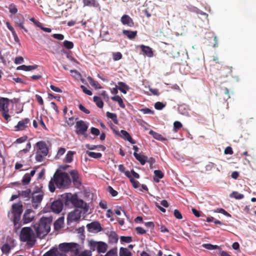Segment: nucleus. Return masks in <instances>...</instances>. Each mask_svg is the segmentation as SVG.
<instances>
[{
  "instance_id": "obj_1",
  "label": "nucleus",
  "mask_w": 256,
  "mask_h": 256,
  "mask_svg": "<svg viewBox=\"0 0 256 256\" xmlns=\"http://www.w3.org/2000/svg\"><path fill=\"white\" fill-rule=\"evenodd\" d=\"M72 183V180L68 173L56 171L54 174L48 184L50 192H54L56 190L54 184L59 188H67Z\"/></svg>"
},
{
  "instance_id": "obj_2",
  "label": "nucleus",
  "mask_w": 256,
  "mask_h": 256,
  "mask_svg": "<svg viewBox=\"0 0 256 256\" xmlns=\"http://www.w3.org/2000/svg\"><path fill=\"white\" fill-rule=\"evenodd\" d=\"M64 204L67 206H74L76 208H82L85 212L88 210V206L82 200L79 199L76 194L66 193L62 195Z\"/></svg>"
},
{
  "instance_id": "obj_3",
  "label": "nucleus",
  "mask_w": 256,
  "mask_h": 256,
  "mask_svg": "<svg viewBox=\"0 0 256 256\" xmlns=\"http://www.w3.org/2000/svg\"><path fill=\"white\" fill-rule=\"evenodd\" d=\"M37 237L41 238L46 235L50 230V222L49 218L45 217L42 218L38 224L34 226Z\"/></svg>"
},
{
  "instance_id": "obj_4",
  "label": "nucleus",
  "mask_w": 256,
  "mask_h": 256,
  "mask_svg": "<svg viewBox=\"0 0 256 256\" xmlns=\"http://www.w3.org/2000/svg\"><path fill=\"white\" fill-rule=\"evenodd\" d=\"M20 238L21 242H26L30 246L36 242L35 234L30 227H24L21 230Z\"/></svg>"
},
{
  "instance_id": "obj_5",
  "label": "nucleus",
  "mask_w": 256,
  "mask_h": 256,
  "mask_svg": "<svg viewBox=\"0 0 256 256\" xmlns=\"http://www.w3.org/2000/svg\"><path fill=\"white\" fill-rule=\"evenodd\" d=\"M89 246L92 251L97 250L98 254L105 253L108 248L107 244L104 242H96L91 240L89 242Z\"/></svg>"
},
{
  "instance_id": "obj_6",
  "label": "nucleus",
  "mask_w": 256,
  "mask_h": 256,
  "mask_svg": "<svg viewBox=\"0 0 256 256\" xmlns=\"http://www.w3.org/2000/svg\"><path fill=\"white\" fill-rule=\"evenodd\" d=\"M12 100L6 98L0 97V111L6 120L8 122L10 120V116L8 114V106L10 102Z\"/></svg>"
},
{
  "instance_id": "obj_7",
  "label": "nucleus",
  "mask_w": 256,
  "mask_h": 256,
  "mask_svg": "<svg viewBox=\"0 0 256 256\" xmlns=\"http://www.w3.org/2000/svg\"><path fill=\"white\" fill-rule=\"evenodd\" d=\"M78 244L76 243H62L59 245V249L64 252H73L76 254H78Z\"/></svg>"
},
{
  "instance_id": "obj_8",
  "label": "nucleus",
  "mask_w": 256,
  "mask_h": 256,
  "mask_svg": "<svg viewBox=\"0 0 256 256\" xmlns=\"http://www.w3.org/2000/svg\"><path fill=\"white\" fill-rule=\"evenodd\" d=\"M22 211V202H20L18 203L14 204L12 205V208L13 218H15V220H20Z\"/></svg>"
},
{
  "instance_id": "obj_9",
  "label": "nucleus",
  "mask_w": 256,
  "mask_h": 256,
  "mask_svg": "<svg viewBox=\"0 0 256 256\" xmlns=\"http://www.w3.org/2000/svg\"><path fill=\"white\" fill-rule=\"evenodd\" d=\"M75 132L78 134H84L85 132H87L88 128V124L86 122L80 120L76 122Z\"/></svg>"
},
{
  "instance_id": "obj_10",
  "label": "nucleus",
  "mask_w": 256,
  "mask_h": 256,
  "mask_svg": "<svg viewBox=\"0 0 256 256\" xmlns=\"http://www.w3.org/2000/svg\"><path fill=\"white\" fill-rule=\"evenodd\" d=\"M82 210L78 209H75L70 212L67 217V224L70 225L73 222H78L81 218Z\"/></svg>"
},
{
  "instance_id": "obj_11",
  "label": "nucleus",
  "mask_w": 256,
  "mask_h": 256,
  "mask_svg": "<svg viewBox=\"0 0 256 256\" xmlns=\"http://www.w3.org/2000/svg\"><path fill=\"white\" fill-rule=\"evenodd\" d=\"M44 192L34 191L32 194V202L33 207L36 209L40 204L44 196Z\"/></svg>"
},
{
  "instance_id": "obj_12",
  "label": "nucleus",
  "mask_w": 256,
  "mask_h": 256,
  "mask_svg": "<svg viewBox=\"0 0 256 256\" xmlns=\"http://www.w3.org/2000/svg\"><path fill=\"white\" fill-rule=\"evenodd\" d=\"M31 125L30 120L28 118H24L19 121L14 126L15 131H22L28 128Z\"/></svg>"
},
{
  "instance_id": "obj_13",
  "label": "nucleus",
  "mask_w": 256,
  "mask_h": 256,
  "mask_svg": "<svg viewBox=\"0 0 256 256\" xmlns=\"http://www.w3.org/2000/svg\"><path fill=\"white\" fill-rule=\"evenodd\" d=\"M70 174L72 177L74 185L77 188L80 186L82 184V180L78 172L74 170L70 172Z\"/></svg>"
},
{
  "instance_id": "obj_14",
  "label": "nucleus",
  "mask_w": 256,
  "mask_h": 256,
  "mask_svg": "<svg viewBox=\"0 0 256 256\" xmlns=\"http://www.w3.org/2000/svg\"><path fill=\"white\" fill-rule=\"evenodd\" d=\"M88 230L90 232H98L102 230V228L99 222L95 221L86 225Z\"/></svg>"
},
{
  "instance_id": "obj_15",
  "label": "nucleus",
  "mask_w": 256,
  "mask_h": 256,
  "mask_svg": "<svg viewBox=\"0 0 256 256\" xmlns=\"http://www.w3.org/2000/svg\"><path fill=\"white\" fill-rule=\"evenodd\" d=\"M34 211L30 209H28L24 212L22 220L23 224H26L33 220L34 217Z\"/></svg>"
},
{
  "instance_id": "obj_16",
  "label": "nucleus",
  "mask_w": 256,
  "mask_h": 256,
  "mask_svg": "<svg viewBox=\"0 0 256 256\" xmlns=\"http://www.w3.org/2000/svg\"><path fill=\"white\" fill-rule=\"evenodd\" d=\"M63 203L61 200H56L53 202L51 204V210L55 213L60 212L63 208Z\"/></svg>"
},
{
  "instance_id": "obj_17",
  "label": "nucleus",
  "mask_w": 256,
  "mask_h": 256,
  "mask_svg": "<svg viewBox=\"0 0 256 256\" xmlns=\"http://www.w3.org/2000/svg\"><path fill=\"white\" fill-rule=\"evenodd\" d=\"M38 151L44 156H47L48 153V149L46 144L44 141H39L36 144Z\"/></svg>"
},
{
  "instance_id": "obj_18",
  "label": "nucleus",
  "mask_w": 256,
  "mask_h": 256,
  "mask_svg": "<svg viewBox=\"0 0 256 256\" xmlns=\"http://www.w3.org/2000/svg\"><path fill=\"white\" fill-rule=\"evenodd\" d=\"M120 22L124 25H126L130 27H134V26L133 20L127 14H124L122 16Z\"/></svg>"
},
{
  "instance_id": "obj_19",
  "label": "nucleus",
  "mask_w": 256,
  "mask_h": 256,
  "mask_svg": "<svg viewBox=\"0 0 256 256\" xmlns=\"http://www.w3.org/2000/svg\"><path fill=\"white\" fill-rule=\"evenodd\" d=\"M124 140H126L132 144H136V141L132 139L129 133L124 130H121L119 134L117 135Z\"/></svg>"
},
{
  "instance_id": "obj_20",
  "label": "nucleus",
  "mask_w": 256,
  "mask_h": 256,
  "mask_svg": "<svg viewBox=\"0 0 256 256\" xmlns=\"http://www.w3.org/2000/svg\"><path fill=\"white\" fill-rule=\"evenodd\" d=\"M122 34L126 36L130 40H133L137 36L138 32L136 30L132 31L130 30H124L122 32Z\"/></svg>"
},
{
  "instance_id": "obj_21",
  "label": "nucleus",
  "mask_w": 256,
  "mask_h": 256,
  "mask_svg": "<svg viewBox=\"0 0 256 256\" xmlns=\"http://www.w3.org/2000/svg\"><path fill=\"white\" fill-rule=\"evenodd\" d=\"M108 235V242L110 244H116L117 243L118 236V235L115 232L111 231L110 232Z\"/></svg>"
},
{
  "instance_id": "obj_22",
  "label": "nucleus",
  "mask_w": 256,
  "mask_h": 256,
  "mask_svg": "<svg viewBox=\"0 0 256 256\" xmlns=\"http://www.w3.org/2000/svg\"><path fill=\"white\" fill-rule=\"evenodd\" d=\"M140 46L142 51L144 54L150 58L153 56V52L152 48L150 46H146L142 44L140 45Z\"/></svg>"
},
{
  "instance_id": "obj_23",
  "label": "nucleus",
  "mask_w": 256,
  "mask_h": 256,
  "mask_svg": "<svg viewBox=\"0 0 256 256\" xmlns=\"http://www.w3.org/2000/svg\"><path fill=\"white\" fill-rule=\"evenodd\" d=\"M134 156L142 165H144L146 164L148 158L146 156L138 154L136 152H134Z\"/></svg>"
},
{
  "instance_id": "obj_24",
  "label": "nucleus",
  "mask_w": 256,
  "mask_h": 256,
  "mask_svg": "<svg viewBox=\"0 0 256 256\" xmlns=\"http://www.w3.org/2000/svg\"><path fill=\"white\" fill-rule=\"evenodd\" d=\"M6 26L12 32V34L14 36V41L18 43L19 44H20V39H19L17 34H16L14 28L10 25V24L8 22H6Z\"/></svg>"
},
{
  "instance_id": "obj_25",
  "label": "nucleus",
  "mask_w": 256,
  "mask_h": 256,
  "mask_svg": "<svg viewBox=\"0 0 256 256\" xmlns=\"http://www.w3.org/2000/svg\"><path fill=\"white\" fill-rule=\"evenodd\" d=\"M84 6H92L96 8L99 6L96 0H82Z\"/></svg>"
},
{
  "instance_id": "obj_26",
  "label": "nucleus",
  "mask_w": 256,
  "mask_h": 256,
  "mask_svg": "<svg viewBox=\"0 0 256 256\" xmlns=\"http://www.w3.org/2000/svg\"><path fill=\"white\" fill-rule=\"evenodd\" d=\"M118 90L124 94H126L127 91L130 89L129 86L124 82H118Z\"/></svg>"
},
{
  "instance_id": "obj_27",
  "label": "nucleus",
  "mask_w": 256,
  "mask_h": 256,
  "mask_svg": "<svg viewBox=\"0 0 256 256\" xmlns=\"http://www.w3.org/2000/svg\"><path fill=\"white\" fill-rule=\"evenodd\" d=\"M87 79L89 82V83L96 89H101L102 88L100 84L96 80H94L92 77L88 76Z\"/></svg>"
},
{
  "instance_id": "obj_28",
  "label": "nucleus",
  "mask_w": 256,
  "mask_h": 256,
  "mask_svg": "<svg viewBox=\"0 0 256 256\" xmlns=\"http://www.w3.org/2000/svg\"><path fill=\"white\" fill-rule=\"evenodd\" d=\"M154 180L156 182H158L160 179L163 178L164 176L163 172L160 170H155L154 171Z\"/></svg>"
},
{
  "instance_id": "obj_29",
  "label": "nucleus",
  "mask_w": 256,
  "mask_h": 256,
  "mask_svg": "<svg viewBox=\"0 0 256 256\" xmlns=\"http://www.w3.org/2000/svg\"><path fill=\"white\" fill-rule=\"evenodd\" d=\"M126 176L130 178V180L132 182V186L134 188H138L139 186V182L137 180H134L133 178L129 171L127 170V172H126Z\"/></svg>"
},
{
  "instance_id": "obj_30",
  "label": "nucleus",
  "mask_w": 256,
  "mask_h": 256,
  "mask_svg": "<svg viewBox=\"0 0 256 256\" xmlns=\"http://www.w3.org/2000/svg\"><path fill=\"white\" fill-rule=\"evenodd\" d=\"M149 134L153 136V138L157 140L164 141L166 140L160 134L154 132L152 130H150L149 132Z\"/></svg>"
},
{
  "instance_id": "obj_31",
  "label": "nucleus",
  "mask_w": 256,
  "mask_h": 256,
  "mask_svg": "<svg viewBox=\"0 0 256 256\" xmlns=\"http://www.w3.org/2000/svg\"><path fill=\"white\" fill-rule=\"evenodd\" d=\"M111 99L115 102H118L119 106L122 108H125V104H124L123 100L122 98L119 96H112L111 98Z\"/></svg>"
},
{
  "instance_id": "obj_32",
  "label": "nucleus",
  "mask_w": 256,
  "mask_h": 256,
  "mask_svg": "<svg viewBox=\"0 0 256 256\" xmlns=\"http://www.w3.org/2000/svg\"><path fill=\"white\" fill-rule=\"evenodd\" d=\"M60 254L58 248H54L47 252L44 256H58Z\"/></svg>"
},
{
  "instance_id": "obj_33",
  "label": "nucleus",
  "mask_w": 256,
  "mask_h": 256,
  "mask_svg": "<svg viewBox=\"0 0 256 256\" xmlns=\"http://www.w3.org/2000/svg\"><path fill=\"white\" fill-rule=\"evenodd\" d=\"M106 116L108 118H110L115 124H118V120L117 115L116 114L108 112L106 113Z\"/></svg>"
},
{
  "instance_id": "obj_34",
  "label": "nucleus",
  "mask_w": 256,
  "mask_h": 256,
  "mask_svg": "<svg viewBox=\"0 0 256 256\" xmlns=\"http://www.w3.org/2000/svg\"><path fill=\"white\" fill-rule=\"evenodd\" d=\"M120 256H132V252L127 248H120Z\"/></svg>"
},
{
  "instance_id": "obj_35",
  "label": "nucleus",
  "mask_w": 256,
  "mask_h": 256,
  "mask_svg": "<svg viewBox=\"0 0 256 256\" xmlns=\"http://www.w3.org/2000/svg\"><path fill=\"white\" fill-rule=\"evenodd\" d=\"M31 190L30 189H27L26 190L22 191V192L19 194L20 196H22L23 198H26V200H28L30 198Z\"/></svg>"
},
{
  "instance_id": "obj_36",
  "label": "nucleus",
  "mask_w": 256,
  "mask_h": 256,
  "mask_svg": "<svg viewBox=\"0 0 256 256\" xmlns=\"http://www.w3.org/2000/svg\"><path fill=\"white\" fill-rule=\"evenodd\" d=\"M94 102L96 103L97 106L100 108H102L104 106V102L102 98L98 96H94L93 98Z\"/></svg>"
},
{
  "instance_id": "obj_37",
  "label": "nucleus",
  "mask_w": 256,
  "mask_h": 256,
  "mask_svg": "<svg viewBox=\"0 0 256 256\" xmlns=\"http://www.w3.org/2000/svg\"><path fill=\"white\" fill-rule=\"evenodd\" d=\"M86 154L90 158L98 159L102 158V154L100 152H92L86 151Z\"/></svg>"
},
{
  "instance_id": "obj_38",
  "label": "nucleus",
  "mask_w": 256,
  "mask_h": 256,
  "mask_svg": "<svg viewBox=\"0 0 256 256\" xmlns=\"http://www.w3.org/2000/svg\"><path fill=\"white\" fill-rule=\"evenodd\" d=\"M74 154V152L70 150L68 151L64 158V162L68 163L71 162L73 160V156Z\"/></svg>"
},
{
  "instance_id": "obj_39",
  "label": "nucleus",
  "mask_w": 256,
  "mask_h": 256,
  "mask_svg": "<svg viewBox=\"0 0 256 256\" xmlns=\"http://www.w3.org/2000/svg\"><path fill=\"white\" fill-rule=\"evenodd\" d=\"M202 246L208 250L220 249V248L217 245H213L210 244H204Z\"/></svg>"
},
{
  "instance_id": "obj_40",
  "label": "nucleus",
  "mask_w": 256,
  "mask_h": 256,
  "mask_svg": "<svg viewBox=\"0 0 256 256\" xmlns=\"http://www.w3.org/2000/svg\"><path fill=\"white\" fill-rule=\"evenodd\" d=\"M230 198H234L236 200H241L244 198V195L238 192L234 191L230 194Z\"/></svg>"
},
{
  "instance_id": "obj_41",
  "label": "nucleus",
  "mask_w": 256,
  "mask_h": 256,
  "mask_svg": "<svg viewBox=\"0 0 256 256\" xmlns=\"http://www.w3.org/2000/svg\"><path fill=\"white\" fill-rule=\"evenodd\" d=\"M118 255V249L117 248L115 247L108 250L104 256H117Z\"/></svg>"
},
{
  "instance_id": "obj_42",
  "label": "nucleus",
  "mask_w": 256,
  "mask_h": 256,
  "mask_svg": "<svg viewBox=\"0 0 256 256\" xmlns=\"http://www.w3.org/2000/svg\"><path fill=\"white\" fill-rule=\"evenodd\" d=\"M31 180V178L28 175V173L26 174L22 179V184L23 185L28 184Z\"/></svg>"
},
{
  "instance_id": "obj_43",
  "label": "nucleus",
  "mask_w": 256,
  "mask_h": 256,
  "mask_svg": "<svg viewBox=\"0 0 256 256\" xmlns=\"http://www.w3.org/2000/svg\"><path fill=\"white\" fill-rule=\"evenodd\" d=\"M112 58L114 61H117L122 58V56L120 52H113L112 53Z\"/></svg>"
},
{
  "instance_id": "obj_44",
  "label": "nucleus",
  "mask_w": 256,
  "mask_h": 256,
  "mask_svg": "<svg viewBox=\"0 0 256 256\" xmlns=\"http://www.w3.org/2000/svg\"><path fill=\"white\" fill-rule=\"evenodd\" d=\"M44 156L39 151H37L36 153V160L38 162H42L44 160V156Z\"/></svg>"
},
{
  "instance_id": "obj_45",
  "label": "nucleus",
  "mask_w": 256,
  "mask_h": 256,
  "mask_svg": "<svg viewBox=\"0 0 256 256\" xmlns=\"http://www.w3.org/2000/svg\"><path fill=\"white\" fill-rule=\"evenodd\" d=\"M12 222L14 223V229L16 232L19 230L22 224L20 220H15V218H13Z\"/></svg>"
},
{
  "instance_id": "obj_46",
  "label": "nucleus",
  "mask_w": 256,
  "mask_h": 256,
  "mask_svg": "<svg viewBox=\"0 0 256 256\" xmlns=\"http://www.w3.org/2000/svg\"><path fill=\"white\" fill-rule=\"evenodd\" d=\"M63 44L64 46L68 49H72L74 48V44L72 42L67 40H66L63 42Z\"/></svg>"
},
{
  "instance_id": "obj_47",
  "label": "nucleus",
  "mask_w": 256,
  "mask_h": 256,
  "mask_svg": "<svg viewBox=\"0 0 256 256\" xmlns=\"http://www.w3.org/2000/svg\"><path fill=\"white\" fill-rule=\"evenodd\" d=\"M65 122H66V123H67V124L69 126H72L74 124V123H75V120H74V117H73V116L69 118H68V120H67L66 118V117L65 118Z\"/></svg>"
},
{
  "instance_id": "obj_48",
  "label": "nucleus",
  "mask_w": 256,
  "mask_h": 256,
  "mask_svg": "<svg viewBox=\"0 0 256 256\" xmlns=\"http://www.w3.org/2000/svg\"><path fill=\"white\" fill-rule=\"evenodd\" d=\"M1 249L2 252L5 254L8 253L10 250V246L6 244H3Z\"/></svg>"
},
{
  "instance_id": "obj_49",
  "label": "nucleus",
  "mask_w": 256,
  "mask_h": 256,
  "mask_svg": "<svg viewBox=\"0 0 256 256\" xmlns=\"http://www.w3.org/2000/svg\"><path fill=\"white\" fill-rule=\"evenodd\" d=\"M86 147L88 150H94L98 148H105V147L102 145L96 146V145H90V144H86Z\"/></svg>"
},
{
  "instance_id": "obj_50",
  "label": "nucleus",
  "mask_w": 256,
  "mask_h": 256,
  "mask_svg": "<svg viewBox=\"0 0 256 256\" xmlns=\"http://www.w3.org/2000/svg\"><path fill=\"white\" fill-rule=\"evenodd\" d=\"M165 106V104L163 103L158 102L154 104V108L158 110H161Z\"/></svg>"
},
{
  "instance_id": "obj_51",
  "label": "nucleus",
  "mask_w": 256,
  "mask_h": 256,
  "mask_svg": "<svg viewBox=\"0 0 256 256\" xmlns=\"http://www.w3.org/2000/svg\"><path fill=\"white\" fill-rule=\"evenodd\" d=\"M182 125L180 122L176 121L174 123V129L175 132H177L178 129L182 127Z\"/></svg>"
},
{
  "instance_id": "obj_52",
  "label": "nucleus",
  "mask_w": 256,
  "mask_h": 256,
  "mask_svg": "<svg viewBox=\"0 0 256 256\" xmlns=\"http://www.w3.org/2000/svg\"><path fill=\"white\" fill-rule=\"evenodd\" d=\"M120 240L122 242L130 243L132 242V238L131 236H122L120 237Z\"/></svg>"
},
{
  "instance_id": "obj_53",
  "label": "nucleus",
  "mask_w": 256,
  "mask_h": 256,
  "mask_svg": "<svg viewBox=\"0 0 256 256\" xmlns=\"http://www.w3.org/2000/svg\"><path fill=\"white\" fill-rule=\"evenodd\" d=\"M80 88H81L82 90V92H83L84 94H87V95H88V96H92V92L90 90H88V89L86 86H84L82 85V86H80Z\"/></svg>"
},
{
  "instance_id": "obj_54",
  "label": "nucleus",
  "mask_w": 256,
  "mask_h": 256,
  "mask_svg": "<svg viewBox=\"0 0 256 256\" xmlns=\"http://www.w3.org/2000/svg\"><path fill=\"white\" fill-rule=\"evenodd\" d=\"M108 190L110 194L112 196H116L118 195V192H117V191H116V190H114L112 186H109L108 187Z\"/></svg>"
},
{
  "instance_id": "obj_55",
  "label": "nucleus",
  "mask_w": 256,
  "mask_h": 256,
  "mask_svg": "<svg viewBox=\"0 0 256 256\" xmlns=\"http://www.w3.org/2000/svg\"><path fill=\"white\" fill-rule=\"evenodd\" d=\"M52 36L58 40H62L64 39V36L60 34H54L52 35Z\"/></svg>"
},
{
  "instance_id": "obj_56",
  "label": "nucleus",
  "mask_w": 256,
  "mask_h": 256,
  "mask_svg": "<svg viewBox=\"0 0 256 256\" xmlns=\"http://www.w3.org/2000/svg\"><path fill=\"white\" fill-rule=\"evenodd\" d=\"M90 132L92 134L96 136H98L100 134V132L98 128H94V127L91 128Z\"/></svg>"
},
{
  "instance_id": "obj_57",
  "label": "nucleus",
  "mask_w": 256,
  "mask_h": 256,
  "mask_svg": "<svg viewBox=\"0 0 256 256\" xmlns=\"http://www.w3.org/2000/svg\"><path fill=\"white\" fill-rule=\"evenodd\" d=\"M146 162L149 163V164H150V169H152V168H153L152 165H153V164H154L155 163L156 160H155V159L154 158L151 157V158H148Z\"/></svg>"
},
{
  "instance_id": "obj_58",
  "label": "nucleus",
  "mask_w": 256,
  "mask_h": 256,
  "mask_svg": "<svg viewBox=\"0 0 256 256\" xmlns=\"http://www.w3.org/2000/svg\"><path fill=\"white\" fill-rule=\"evenodd\" d=\"M174 216L179 220H181L182 218V216L180 212L178 210H174Z\"/></svg>"
},
{
  "instance_id": "obj_59",
  "label": "nucleus",
  "mask_w": 256,
  "mask_h": 256,
  "mask_svg": "<svg viewBox=\"0 0 256 256\" xmlns=\"http://www.w3.org/2000/svg\"><path fill=\"white\" fill-rule=\"evenodd\" d=\"M233 152L232 147L230 146H227L224 150V154H232Z\"/></svg>"
},
{
  "instance_id": "obj_60",
  "label": "nucleus",
  "mask_w": 256,
  "mask_h": 256,
  "mask_svg": "<svg viewBox=\"0 0 256 256\" xmlns=\"http://www.w3.org/2000/svg\"><path fill=\"white\" fill-rule=\"evenodd\" d=\"M78 108L81 111L86 114H89L90 113V111L86 109L83 105L81 104L78 106Z\"/></svg>"
},
{
  "instance_id": "obj_61",
  "label": "nucleus",
  "mask_w": 256,
  "mask_h": 256,
  "mask_svg": "<svg viewBox=\"0 0 256 256\" xmlns=\"http://www.w3.org/2000/svg\"><path fill=\"white\" fill-rule=\"evenodd\" d=\"M39 104L41 106H43L44 104V100L42 96L38 94H36L35 96Z\"/></svg>"
},
{
  "instance_id": "obj_62",
  "label": "nucleus",
  "mask_w": 256,
  "mask_h": 256,
  "mask_svg": "<svg viewBox=\"0 0 256 256\" xmlns=\"http://www.w3.org/2000/svg\"><path fill=\"white\" fill-rule=\"evenodd\" d=\"M136 230L138 234H144L146 232V230L140 226L136 227Z\"/></svg>"
},
{
  "instance_id": "obj_63",
  "label": "nucleus",
  "mask_w": 256,
  "mask_h": 256,
  "mask_svg": "<svg viewBox=\"0 0 256 256\" xmlns=\"http://www.w3.org/2000/svg\"><path fill=\"white\" fill-rule=\"evenodd\" d=\"M28 138L26 136H24L20 138L16 139V142L18 144H21L24 142Z\"/></svg>"
},
{
  "instance_id": "obj_64",
  "label": "nucleus",
  "mask_w": 256,
  "mask_h": 256,
  "mask_svg": "<svg viewBox=\"0 0 256 256\" xmlns=\"http://www.w3.org/2000/svg\"><path fill=\"white\" fill-rule=\"evenodd\" d=\"M78 256H92V253L90 251L84 250Z\"/></svg>"
}]
</instances>
